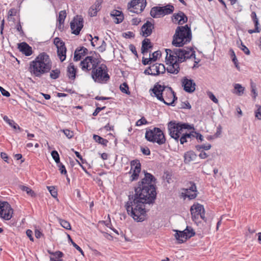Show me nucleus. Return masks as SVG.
Masks as SVG:
<instances>
[{"mask_svg": "<svg viewBox=\"0 0 261 261\" xmlns=\"http://www.w3.org/2000/svg\"><path fill=\"white\" fill-rule=\"evenodd\" d=\"M192 219L195 222H199V219L205 220L203 206L199 203L194 204L190 208Z\"/></svg>", "mask_w": 261, "mask_h": 261, "instance_id": "9d476101", "label": "nucleus"}, {"mask_svg": "<svg viewBox=\"0 0 261 261\" xmlns=\"http://www.w3.org/2000/svg\"><path fill=\"white\" fill-rule=\"evenodd\" d=\"M175 238L178 241L179 243H182L185 242L188 239H189L195 235V232L191 227H187L183 231L176 230Z\"/></svg>", "mask_w": 261, "mask_h": 261, "instance_id": "ddd939ff", "label": "nucleus"}, {"mask_svg": "<svg viewBox=\"0 0 261 261\" xmlns=\"http://www.w3.org/2000/svg\"><path fill=\"white\" fill-rule=\"evenodd\" d=\"M129 48L131 50V51L137 57H138V54L136 48V47L133 44H130L129 45Z\"/></svg>", "mask_w": 261, "mask_h": 261, "instance_id": "0e129e2a", "label": "nucleus"}, {"mask_svg": "<svg viewBox=\"0 0 261 261\" xmlns=\"http://www.w3.org/2000/svg\"><path fill=\"white\" fill-rule=\"evenodd\" d=\"M98 12V10H95V9L93 8V7L91 6L89 9L88 13L91 17H93L97 15Z\"/></svg>", "mask_w": 261, "mask_h": 261, "instance_id": "603ef678", "label": "nucleus"}, {"mask_svg": "<svg viewBox=\"0 0 261 261\" xmlns=\"http://www.w3.org/2000/svg\"><path fill=\"white\" fill-rule=\"evenodd\" d=\"M261 29L259 27H254V29L249 30H248V32L249 34H251L255 33H259Z\"/></svg>", "mask_w": 261, "mask_h": 261, "instance_id": "680f3d73", "label": "nucleus"}, {"mask_svg": "<svg viewBox=\"0 0 261 261\" xmlns=\"http://www.w3.org/2000/svg\"><path fill=\"white\" fill-rule=\"evenodd\" d=\"M77 69L75 68L73 63H70L67 68V75L69 79L74 80Z\"/></svg>", "mask_w": 261, "mask_h": 261, "instance_id": "4be33fe9", "label": "nucleus"}, {"mask_svg": "<svg viewBox=\"0 0 261 261\" xmlns=\"http://www.w3.org/2000/svg\"><path fill=\"white\" fill-rule=\"evenodd\" d=\"M13 214V210L10 204L6 201H0V217L6 220H10Z\"/></svg>", "mask_w": 261, "mask_h": 261, "instance_id": "9b49d317", "label": "nucleus"}, {"mask_svg": "<svg viewBox=\"0 0 261 261\" xmlns=\"http://www.w3.org/2000/svg\"><path fill=\"white\" fill-rule=\"evenodd\" d=\"M154 29V25L151 22L147 21L141 28V34L144 37L150 36L152 30Z\"/></svg>", "mask_w": 261, "mask_h": 261, "instance_id": "6ab92c4d", "label": "nucleus"}, {"mask_svg": "<svg viewBox=\"0 0 261 261\" xmlns=\"http://www.w3.org/2000/svg\"><path fill=\"white\" fill-rule=\"evenodd\" d=\"M120 89L122 92L128 95L130 94V92L128 90V86L126 83H123L121 84L120 86Z\"/></svg>", "mask_w": 261, "mask_h": 261, "instance_id": "58836bf2", "label": "nucleus"}, {"mask_svg": "<svg viewBox=\"0 0 261 261\" xmlns=\"http://www.w3.org/2000/svg\"><path fill=\"white\" fill-rule=\"evenodd\" d=\"M168 130L170 136L174 139L176 142H178L179 138L183 133L184 129H191L193 126L188 123L177 122L175 121H171L167 124Z\"/></svg>", "mask_w": 261, "mask_h": 261, "instance_id": "423d86ee", "label": "nucleus"}, {"mask_svg": "<svg viewBox=\"0 0 261 261\" xmlns=\"http://www.w3.org/2000/svg\"><path fill=\"white\" fill-rule=\"evenodd\" d=\"M60 223L61 226L64 228L68 230L71 229L70 224L68 221L65 220H61Z\"/></svg>", "mask_w": 261, "mask_h": 261, "instance_id": "a18cd8bd", "label": "nucleus"}, {"mask_svg": "<svg viewBox=\"0 0 261 261\" xmlns=\"http://www.w3.org/2000/svg\"><path fill=\"white\" fill-rule=\"evenodd\" d=\"M0 91L1 92L3 95H4L5 96L9 97L10 95V93L8 91H7V90L4 89L3 87H2L1 86H0Z\"/></svg>", "mask_w": 261, "mask_h": 261, "instance_id": "338daca9", "label": "nucleus"}, {"mask_svg": "<svg viewBox=\"0 0 261 261\" xmlns=\"http://www.w3.org/2000/svg\"><path fill=\"white\" fill-rule=\"evenodd\" d=\"M131 168L129 173H132L130 180L133 181L138 179L141 172V164L138 160L132 161L130 163Z\"/></svg>", "mask_w": 261, "mask_h": 261, "instance_id": "dca6fc26", "label": "nucleus"}, {"mask_svg": "<svg viewBox=\"0 0 261 261\" xmlns=\"http://www.w3.org/2000/svg\"><path fill=\"white\" fill-rule=\"evenodd\" d=\"M52 67V62L48 55L45 52L40 53L35 59L30 62L29 70L36 77H41L49 72Z\"/></svg>", "mask_w": 261, "mask_h": 261, "instance_id": "7ed1b4c3", "label": "nucleus"}, {"mask_svg": "<svg viewBox=\"0 0 261 261\" xmlns=\"http://www.w3.org/2000/svg\"><path fill=\"white\" fill-rule=\"evenodd\" d=\"M103 2V0H96L95 3L91 6L95 9V10H97L98 11L101 9V5Z\"/></svg>", "mask_w": 261, "mask_h": 261, "instance_id": "c03bdc74", "label": "nucleus"}, {"mask_svg": "<svg viewBox=\"0 0 261 261\" xmlns=\"http://www.w3.org/2000/svg\"><path fill=\"white\" fill-rule=\"evenodd\" d=\"M158 67L159 68L158 72L159 74L163 73L165 71V67L163 64H158Z\"/></svg>", "mask_w": 261, "mask_h": 261, "instance_id": "052dcab7", "label": "nucleus"}, {"mask_svg": "<svg viewBox=\"0 0 261 261\" xmlns=\"http://www.w3.org/2000/svg\"><path fill=\"white\" fill-rule=\"evenodd\" d=\"M192 136L193 134L192 133L189 134L183 133L181 136L179 138V141H180V144H184L185 143L187 142L188 141V139L192 138Z\"/></svg>", "mask_w": 261, "mask_h": 261, "instance_id": "72a5a7b5", "label": "nucleus"}, {"mask_svg": "<svg viewBox=\"0 0 261 261\" xmlns=\"http://www.w3.org/2000/svg\"><path fill=\"white\" fill-rule=\"evenodd\" d=\"M250 16L252 21L254 24V27H259V19L257 17L256 13L254 11H252L251 13Z\"/></svg>", "mask_w": 261, "mask_h": 261, "instance_id": "4c0bfd02", "label": "nucleus"}, {"mask_svg": "<svg viewBox=\"0 0 261 261\" xmlns=\"http://www.w3.org/2000/svg\"><path fill=\"white\" fill-rule=\"evenodd\" d=\"M21 190L23 191H25L28 194L33 196L34 194V192L29 187L25 186H22Z\"/></svg>", "mask_w": 261, "mask_h": 261, "instance_id": "13d9d810", "label": "nucleus"}, {"mask_svg": "<svg viewBox=\"0 0 261 261\" xmlns=\"http://www.w3.org/2000/svg\"><path fill=\"white\" fill-rule=\"evenodd\" d=\"M47 189L50 193L51 195L54 197L57 198L58 196V192L55 187L54 186H49L47 187Z\"/></svg>", "mask_w": 261, "mask_h": 261, "instance_id": "79ce46f5", "label": "nucleus"}, {"mask_svg": "<svg viewBox=\"0 0 261 261\" xmlns=\"http://www.w3.org/2000/svg\"><path fill=\"white\" fill-rule=\"evenodd\" d=\"M18 48L26 56H30L33 53L32 47L26 42H21L18 44Z\"/></svg>", "mask_w": 261, "mask_h": 261, "instance_id": "aec40b11", "label": "nucleus"}, {"mask_svg": "<svg viewBox=\"0 0 261 261\" xmlns=\"http://www.w3.org/2000/svg\"><path fill=\"white\" fill-rule=\"evenodd\" d=\"M88 50L85 47L76 48L74 51L73 60L75 62L80 61L83 57L88 54Z\"/></svg>", "mask_w": 261, "mask_h": 261, "instance_id": "412c9836", "label": "nucleus"}, {"mask_svg": "<svg viewBox=\"0 0 261 261\" xmlns=\"http://www.w3.org/2000/svg\"><path fill=\"white\" fill-rule=\"evenodd\" d=\"M173 17L175 20L177 21L179 24H182L188 20L187 17L182 12H179L176 14H174L173 15Z\"/></svg>", "mask_w": 261, "mask_h": 261, "instance_id": "5701e85b", "label": "nucleus"}, {"mask_svg": "<svg viewBox=\"0 0 261 261\" xmlns=\"http://www.w3.org/2000/svg\"><path fill=\"white\" fill-rule=\"evenodd\" d=\"M100 63V61L98 58L87 56L81 62L80 66L84 72H92Z\"/></svg>", "mask_w": 261, "mask_h": 261, "instance_id": "1a4fd4ad", "label": "nucleus"}, {"mask_svg": "<svg viewBox=\"0 0 261 261\" xmlns=\"http://www.w3.org/2000/svg\"><path fill=\"white\" fill-rule=\"evenodd\" d=\"M158 63L151 65L147 69L144 71L146 74L157 75H159Z\"/></svg>", "mask_w": 261, "mask_h": 261, "instance_id": "393cba45", "label": "nucleus"}, {"mask_svg": "<svg viewBox=\"0 0 261 261\" xmlns=\"http://www.w3.org/2000/svg\"><path fill=\"white\" fill-rule=\"evenodd\" d=\"M4 120L9 124L14 129H18L20 130V127L14 122V120L10 119L8 116H4L3 117Z\"/></svg>", "mask_w": 261, "mask_h": 261, "instance_id": "473e14b6", "label": "nucleus"}, {"mask_svg": "<svg viewBox=\"0 0 261 261\" xmlns=\"http://www.w3.org/2000/svg\"><path fill=\"white\" fill-rule=\"evenodd\" d=\"M196 148L197 150L200 151V149H203L205 150H209L211 148V145L210 144H207L206 145H197Z\"/></svg>", "mask_w": 261, "mask_h": 261, "instance_id": "de8ad7c7", "label": "nucleus"}, {"mask_svg": "<svg viewBox=\"0 0 261 261\" xmlns=\"http://www.w3.org/2000/svg\"><path fill=\"white\" fill-rule=\"evenodd\" d=\"M26 234H27V236L29 238L30 241H34V238L33 237V233L31 230L28 229L26 231Z\"/></svg>", "mask_w": 261, "mask_h": 261, "instance_id": "69168bd1", "label": "nucleus"}, {"mask_svg": "<svg viewBox=\"0 0 261 261\" xmlns=\"http://www.w3.org/2000/svg\"><path fill=\"white\" fill-rule=\"evenodd\" d=\"M207 95L208 97L215 103H217L218 102V100L214 95V94L211 91L207 92Z\"/></svg>", "mask_w": 261, "mask_h": 261, "instance_id": "8fccbe9b", "label": "nucleus"}, {"mask_svg": "<svg viewBox=\"0 0 261 261\" xmlns=\"http://www.w3.org/2000/svg\"><path fill=\"white\" fill-rule=\"evenodd\" d=\"M240 49L243 51L246 55H249L250 54V52L248 48L243 44V43H241Z\"/></svg>", "mask_w": 261, "mask_h": 261, "instance_id": "6e6d98bb", "label": "nucleus"}, {"mask_svg": "<svg viewBox=\"0 0 261 261\" xmlns=\"http://www.w3.org/2000/svg\"><path fill=\"white\" fill-rule=\"evenodd\" d=\"M146 124H147V121L144 117H142V118L140 119L136 123V125L137 126H141L142 125Z\"/></svg>", "mask_w": 261, "mask_h": 261, "instance_id": "864d4df0", "label": "nucleus"}, {"mask_svg": "<svg viewBox=\"0 0 261 261\" xmlns=\"http://www.w3.org/2000/svg\"><path fill=\"white\" fill-rule=\"evenodd\" d=\"M51 156L57 164L60 162V156L58 152L56 150L52 151L51 153Z\"/></svg>", "mask_w": 261, "mask_h": 261, "instance_id": "37998d69", "label": "nucleus"}, {"mask_svg": "<svg viewBox=\"0 0 261 261\" xmlns=\"http://www.w3.org/2000/svg\"><path fill=\"white\" fill-rule=\"evenodd\" d=\"M93 139L95 142L103 145L104 146H107L108 143V141L107 139H105L99 136L94 135L93 137Z\"/></svg>", "mask_w": 261, "mask_h": 261, "instance_id": "f704fd0d", "label": "nucleus"}, {"mask_svg": "<svg viewBox=\"0 0 261 261\" xmlns=\"http://www.w3.org/2000/svg\"><path fill=\"white\" fill-rule=\"evenodd\" d=\"M54 43L57 48L58 56L61 62H63L66 57V48L64 42L59 38L54 39Z\"/></svg>", "mask_w": 261, "mask_h": 261, "instance_id": "4468645a", "label": "nucleus"}, {"mask_svg": "<svg viewBox=\"0 0 261 261\" xmlns=\"http://www.w3.org/2000/svg\"><path fill=\"white\" fill-rule=\"evenodd\" d=\"M16 29L20 33V35H23V31L22 30V27L20 21H19L18 23L16 24Z\"/></svg>", "mask_w": 261, "mask_h": 261, "instance_id": "e2e57ef3", "label": "nucleus"}, {"mask_svg": "<svg viewBox=\"0 0 261 261\" xmlns=\"http://www.w3.org/2000/svg\"><path fill=\"white\" fill-rule=\"evenodd\" d=\"M146 5V0H132L127 5L130 12L135 13L142 12Z\"/></svg>", "mask_w": 261, "mask_h": 261, "instance_id": "f8f14e48", "label": "nucleus"}, {"mask_svg": "<svg viewBox=\"0 0 261 261\" xmlns=\"http://www.w3.org/2000/svg\"><path fill=\"white\" fill-rule=\"evenodd\" d=\"M155 180L151 174L145 172L144 177L135 188V194L128 196L125 207L127 214L137 222L145 220L146 216L145 204L152 203L156 198Z\"/></svg>", "mask_w": 261, "mask_h": 261, "instance_id": "f257e3e1", "label": "nucleus"}, {"mask_svg": "<svg viewBox=\"0 0 261 261\" xmlns=\"http://www.w3.org/2000/svg\"><path fill=\"white\" fill-rule=\"evenodd\" d=\"M50 254L53 255V256L50 257V261H63L61 258L63 256V253L61 251H56L54 253L49 252Z\"/></svg>", "mask_w": 261, "mask_h": 261, "instance_id": "7c9ffc66", "label": "nucleus"}, {"mask_svg": "<svg viewBox=\"0 0 261 261\" xmlns=\"http://www.w3.org/2000/svg\"><path fill=\"white\" fill-rule=\"evenodd\" d=\"M191 32L188 25L178 27L173 36L172 44L176 47L182 46L191 40Z\"/></svg>", "mask_w": 261, "mask_h": 261, "instance_id": "39448f33", "label": "nucleus"}, {"mask_svg": "<svg viewBox=\"0 0 261 261\" xmlns=\"http://www.w3.org/2000/svg\"><path fill=\"white\" fill-rule=\"evenodd\" d=\"M91 76L95 82L102 83L110 79L108 73V68L104 64H99L91 72Z\"/></svg>", "mask_w": 261, "mask_h": 261, "instance_id": "6e6552de", "label": "nucleus"}, {"mask_svg": "<svg viewBox=\"0 0 261 261\" xmlns=\"http://www.w3.org/2000/svg\"><path fill=\"white\" fill-rule=\"evenodd\" d=\"M17 13V10L15 8H12L9 10L8 13V19L10 21L12 19V16H16Z\"/></svg>", "mask_w": 261, "mask_h": 261, "instance_id": "a19ab883", "label": "nucleus"}, {"mask_svg": "<svg viewBox=\"0 0 261 261\" xmlns=\"http://www.w3.org/2000/svg\"><path fill=\"white\" fill-rule=\"evenodd\" d=\"M58 166L59 167V169L60 171V173L62 174H67V171L64 165H63L61 163H59V164H58Z\"/></svg>", "mask_w": 261, "mask_h": 261, "instance_id": "09e8293b", "label": "nucleus"}, {"mask_svg": "<svg viewBox=\"0 0 261 261\" xmlns=\"http://www.w3.org/2000/svg\"><path fill=\"white\" fill-rule=\"evenodd\" d=\"M234 89L232 92L233 94H235L237 95L238 96H242L245 91V87H243L241 84H234L233 85Z\"/></svg>", "mask_w": 261, "mask_h": 261, "instance_id": "a878e982", "label": "nucleus"}, {"mask_svg": "<svg viewBox=\"0 0 261 261\" xmlns=\"http://www.w3.org/2000/svg\"><path fill=\"white\" fill-rule=\"evenodd\" d=\"M257 110L255 112V116L258 120H261V106H257Z\"/></svg>", "mask_w": 261, "mask_h": 261, "instance_id": "4d7b16f0", "label": "nucleus"}, {"mask_svg": "<svg viewBox=\"0 0 261 261\" xmlns=\"http://www.w3.org/2000/svg\"><path fill=\"white\" fill-rule=\"evenodd\" d=\"M107 44L104 40H102L101 45L97 47V49L100 52H103L106 50Z\"/></svg>", "mask_w": 261, "mask_h": 261, "instance_id": "3c124183", "label": "nucleus"}, {"mask_svg": "<svg viewBox=\"0 0 261 261\" xmlns=\"http://www.w3.org/2000/svg\"><path fill=\"white\" fill-rule=\"evenodd\" d=\"M182 86L184 90L189 93L193 92L195 90L196 84L193 80L184 77L181 80Z\"/></svg>", "mask_w": 261, "mask_h": 261, "instance_id": "f3484780", "label": "nucleus"}, {"mask_svg": "<svg viewBox=\"0 0 261 261\" xmlns=\"http://www.w3.org/2000/svg\"><path fill=\"white\" fill-rule=\"evenodd\" d=\"M162 16L171 14L174 11V7L171 5H167L164 7H160Z\"/></svg>", "mask_w": 261, "mask_h": 261, "instance_id": "c85d7f7f", "label": "nucleus"}, {"mask_svg": "<svg viewBox=\"0 0 261 261\" xmlns=\"http://www.w3.org/2000/svg\"><path fill=\"white\" fill-rule=\"evenodd\" d=\"M84 20L81 16H76L70 22L71 33L77 35L84 26Z\"/></svg>", "mask_w": 261, "mask_h": 261, "instance_id": "2eb2a0df", "label": "nucleus"}, {"mask_svg": "<svg viewBox=\"0 0 261 261\" xmlns=\"http://www.w3.org/2000/svg\"><path fill=\"white\" fill-rule=\"evenodd\" d=\"M166 62L168 66L167 70L173 74H177L179 71L180 63L185 61L187 59L193 57L195 58V51L191 48H176L172 50L166 49Z\"/></svg>", "mask_w": 261, "mask_h": 261, "instance_id": "f03ea898", "label": "nucleus"}, {"mask_svg": "<svg viewBox=\"0 0 261 261\" xmlns=\"http://www.w3.org/2000/svg\"><path fill=\"white\" fill-rule=\"evenodd\" d=\"M192 133L193 134L192 138H195L197 139H199L201 141H203V136L200 134L196 132H192Z\"/></svg>", "mask_w": 261, "mask_h": 261, "instance_id": "bf43d9fd", "label": "nucleus"}, {"mask_svg": "<svg viewBox=\"0 0 261 261\" xmlns=\"http://www.w3.org/2000/svg\"><path fill=\"white\" fill-rule=\"evenodd\" d=\"M145 138L147 141L160 145L165 144L166 140L163 132L158 127L146 130Z\"/></svg>", "mask_w": 261, "mask_h": 261, "instance_id": "0eeeda50", "label": "nucleus"}, {"mask_svg": "<svg viewBox=\"0 0 261 261\" xmlns=\"http://www.w3.org/2000/svg\"><path fill=\"white\" fill-rule=\"evenodd\" d=\"M196 157V154L192 151H187L185 153V161L189 163L195 159Z\"/></svg>", "mask_w": 261, "mask_h": 261, "instance_id": "2f4dec72", "label": "nucleus"}, {"mask_svg": "<svg viewBox=\"0 0 261 261\" xmlns=\"http://www.w3.org/2000/svg\"><path fill=\"white\" fill-rule=\"evenodd\" d=\"M61 132H62L64 135L66 136V137L68 139H71L73 137L74 133L73 132L68 129H61Z\"/></svg>", "mask_w": 261, "mask_h": 261, "instance_id": "ea45409f", "label": "nucleus"}, {"mask_svg": "<svg viewBox=\"0 0 261 261\" xmlns=\"http://www.w3.org/2000/svg\"><path fill=\"white\" fill-rule=\"evenodd\" d=\"M60 73V69L57 68L50 71L49 76L51 79L56 80L59 77Z\"/></svg>", "mask_w": 261, "mask_h": 261, "instance_id": "c9c22d12", "label": "nucleus"}, {"mask_svg": "<svg viewBox=\"0 0 261 261\" xmlns=\"http://www.w3.org/2000/svg\"><path fill=\"white\" fill-rule=\"evenodd\" d=\"M87 39L91 41V44L92 46H95L96 45L99 44L98 40L99 38L98 36H95L94 38L92 37L91 35H88L87 36Z\"/></svg>", "mask_w": 261, "mask_h": 261, "instance_id": "e433bc0d", "label": "nucleus"}, {"mask_svg": "<svg viewBox=\"0 0 261 261\" xmlns=\"http://www.w3.org/2000/svg\"><path fill=\"white\" fill-rule=\"evenodd\" d=\"M111 16L115 17L114 22L116 23H120L123 20V15L120 11L114 10L111 13Z\"/></svg>", "mask_w": 261, "mask_h": 261, "instance_id": "b1692460", "label": "nucleus"}, {"mask_svg": "<svg viewBox=\"0 0 261 261\" xmlns=\"http://www.w3.org/2000/svg\"><path fill=\"white\" fill-rule=\"evenodd\" d=\"M185 197H187L189 199H193L197 195V191L196 186L194 182H190L189 188L184 189Z\"/></svg>", "mask_w": 261, "mask_h": 261, "instance_id": "a211bd4d", "label": "nucleus"}, {"mask_svg": "<svg viewBox=\"0 0 261 261\" xmlns=\"http://www.w3.org/2000/svg\"><path fill=\"white\" fill-rule=\"evenodd\" d=\"M161 56V52L160 51H154L152 55V58H150L151 61H155L158 57Z\"/></svg>", "mask_w": 261, "mask_h": 261, "instance_id": "5fc2aeb1", "label": "nucleus"}, {"mask_svg": "<svg viewBox=\"0 0 261 261\" xmlns=\"http://www.w3.org/2000/svg\"><path fill=\"white\" fill-rule=\"evenodd\" d=\"M66 17V12L65 10L61 11L59 12V16L57 19L58 22V28L61 29V26L64 24L65 19Z\"/></svg>", "mask_w": 261, "mask_h": 261, "instance_id": "c756f323", "label": "nucleus"}, {"mask_svg": "<svg viewBox=\"0 0 261 261\" xmlns=\"http://www.w3.org/2000/svg\"><path fill=\"white\" fill-rule=\"evenodd\" d=\"M141 150L142 152L145 155H149L150 154V150L147 147H142Z\"/></svg>", "mask_w": 261, "mask_h": 261, "instance_id": "774afa93", "label": "nucleus"}, {"mask_svg": "<svg viewBox=\"0 0 261 261\" xmlns=\"http://www.w3.org/2000/svg\"><path fill=\"white\" fill-rule=\"evenodd\" d=\"M68 238L69 239V240L70 241L71 244H72V245L73 246V247L76 249L82 255H84V252L83 251V250L81 249V247H80L75 243H74L72 240L71 239V237L68 234Z\"/></svg>", "mask_w": 261, "mask_h": 261, "instance_id": "49530a36", "label": "nucleus"}, {"mask_svg": "<svg viewBox=\"0 0 261 261\" xmlns=\"http://www.w3.org/2000/svg\"><path fill=\"white\" fill-rule=\"evenodd\" d=\"M152 47L150 41L149 39H145L142 42L141 52L142 54L147 53L148 49Z\"/></svg>", "mask_w": 261, "mask_h": 261, "instance_id": "cd10ccee", "label": "nucleus"}, {"mask_svg": "<svg viewBox=\"0 0 261 261\" xmlns=\"http://www.w3.org/2000/svg\"><path fill=\"white\" fill-rule=\"evenodd\" d=\"M150 15L153 18H160L162 16L161 8L160 7H154L151 8L150 12Z\"/></svg>", "mask_w": 261, "mask_h": 261, "instance_id": "bb28decb", "label": "nucleus"}, {"mask_svg": "<svg viewBox=\"0 0 261 261\" xmlns=\"http://www.w3.org/2000/svg\"><path fill=\"white\" fill-rule=\"evenodd\" d=\"M150 95L168 106L172 105L177 97L172 88L156 83L150 90Z\"/></svg>", "mask_w": 261, "mask_h": 261, "instance_id": "20e7f679", "label": "nucleus"}]
</instances>
